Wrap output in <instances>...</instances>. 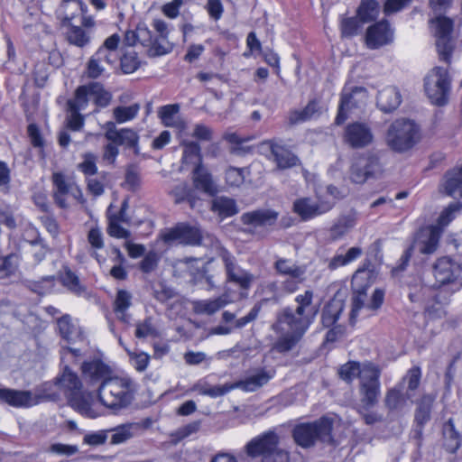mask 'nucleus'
I'll use <instances>...</instances> for the list:
<instances>
[{"label":"nucleus","mask_w":462,"mask_h":462,"mask_svg":"<svg viewBox=\"0 0 462 462\" xmlns=\"http://www.w3.org/2000/svg\"><path fill=\"white\" fill-rule=\"evenodd\" d=\"M313 291H305L295 298L296 308L286 306L276 313L272 329L279 334L273 349L280 354L292 350L314 322L318 309L312 306Z\"/></svg>","instance_id":"1"},{"label":"nucleus","mask_w":462,"mask_h":462,"mask_svg":"<svg viewBox=\"0 0 462 462\" xmlns=\"http://www.w3.org/2000/svg\"><path fill=\"white\" fill-rule=\"evenodd\" d=\"M333 425L332 418L322 416L314 421L296 424L291 430V437L294 443L302 448H313L318 442L334 446Z\"/></svg>","instance_id":"2"},{"label":"nucleus","mask_w":462,"mask_h":462,"mask_svg":"<svg viewBox=\"0 0 462 462\" xmlns=\"http://www.w3.org/2000/svg\"><path fill=\"white\" fill-rule=\"evenodd\" d=\"M132 381L129 378L111 376L97 388L98 401L109 409L118 410L128 406L133 399Z\"/></svg>","instance_id":"3"},{"label":"nucleus","mask_w":462,"mask_h":462,"mask_svg":"<svg viewBox=\"0 0 462 462\" xmlns=\"http://www.w3.org/2000/svg\"><path fill=\"white\" fill-rule=\"evenodd\" d=\"M420 140L418 125L408 119L395 120L389 127L386 134L388 146L398 152L412 148Z\"/></svg>","instance_id":"4"},{"label":"nucleus","mask_w":462,"mask_h":462,"mask_svg":"<svg viewBox=\"0 0 462 462\" xmlns=\"http://www.w3.org/2000/svg\"><path fill=\"white\" fill-rule=\"evenodd\" d=\"M451 79L447 69L433 68L424 79V89L430 102L442 106L448 103Z\"/></svg>","instance_id":"5"},{"label":"nucleus","mask_w":462,"mask_h":462,"mask_svg":"<svg viewBox=\"0 0 462 462\" xmlns=\"http://www.w3.org/2000/svg\"><path fill=\"white\" fill-rule=\"evenodd\" d=\"M382 172L380 158L376 154L365 152L353 158L349 178L356 184H363L369 179L379 177Z\"/></svg>","instance_id":"6"},{"label":"nucleus","mask_w":462,"mask_h":462,"mask_svg":"<svg viewBox=\"0 0 462 462\" xmlns=\"http://www.w3.org/2000/svg\"><path fill=\"white\" fill-rule=\"evenodd\" d=\"M161 238L167 245L178 243L183 245L198 246L203 244L204 235L199 226L181 222L163 230Z\"/></svg>","instance_id":"7"},{"label":"nucleus","mask_w":462,"mask_h":462,"mask_svg":"<svg viewBox=\"0 0 462 462\" xmlns=\"http://www.w3.org/2000/svg\"><path fill=\"white\" fill-rule=\"evenodd\" d=\"M208 238L212 245H216L217 255L225 265L227 281L239 285L242 289H249L254 280V275L237 266L235 256L221 246L217 239L210 236Z\"/></svg>","instance_id":"8"},{"label":"nucleus","mask_w":462,"mask_h":462,"mask_svg":"<svg viewBox=\"0 0 462 462\" xmlns=\"http://www.w3.org/2000/svg\"><path fill=\"white\" fill-rule=\"evenodd\" d=\"M434 25L436 37V46L441 60L449 62L453 46L451 43V35L454 29V20L444 15L437 14L430 20Z\"/></svg>","instance_id":"9"},{"label":"nucleus","mask_w":462,"mask_h":462,"mask_svg":"<svg viewBox=\"0 0 462 462\" xmlns=\"http://www.w3.org/2000/svg\"><path fill=\"white\" fill-rule=\"evenodd\" d=\"M368 92L364 87H345L341 93L340 103L335 124L342 125L347 119V112L354 109L362 108L366 105Z\"/></svg>","instance_id":"10"},{"label":"nucleus","mask_w":462,"mask_h":462,"mask_svg":"<svg viewBox=\"0 0 462 462\" xmlns=\"http://www.w3.org/2000/svg\"><path fill=\"white\" fill-rule=\"evenodd\" d=\"M280 437L274 430H267L249 440L245 446V452L252 459L260 458L261 461L272 456L281 448Z\"/></svg>","instance_id":"11"},{"label":"nucleus","mask_w":462,"mask_h":462,"mask_svg":"<svg viewBox=\"0 0 462 462\" xmlns=\"http://www.w3.org/2000/svg\"><path fill=\"white\" fill-rule=\"evenodd\" d=\"M261 147L269 152L266 157L276 164L278 170L283 171L300 164V160L297 155L274 139L263 141Z\"/></svg>","instance_id":"12"},{"label":"nucleus","mask_w":462,"mask_h":462,"mask_svg":"<svg viewBox=\"0 0 462 462\" xmlns=\"http://www.w3.org/2000/svg\"><path fill=\"white\" fill-rule=\"evenodd\" d=\"M381 371L374 365H365L361 375L362 402L367 406H374L380 394Z\"/></svg>","instance_id":"13"},{"label":"nucleus","mask_w":462,"mask_h":462,"mask_svg":"<svg viewBox=\"0 0 462 462\" xmlns=\"http://www.w3.org/2000/svg\"><path fill=\"white\" fill-rule=\"evenodd\" d=\"M433 274L439 286L457 282V289L462 287V266L449 257L437 260L433 266Z\"/></svg>","instance_id":"14"},{"label":"nucleus","mask_w":462,"mask_h":462,"mask_svg":"<svg viewBox=\"0 0 462 462\" xmlns=\"http://www.w3.org/2000/svg\"><path fill=\"white\" fill-rule=\"evenodd\" d=\"M102 127L105 130L104 136L108 142L116 143L117 146L132 149L135 154L139 153V135L134 129H117L116 123L112 121H107Z\"/></svg>","instance_id":"15"},{"label":"nucleus","mask_w":462,"mask_h":462,"mask_svg":"<svg viewBox=\"0 0 462 462\" xmlns=\"http://www.w3.org/2000/svg\"><path fill=\"white\" fill-rule=\"evenodd\" d=\"M53 184V199L55 204L60 208H69L67 197L71 196L76 199L82 198L80 189L74 183L67 180L66 176L61 172H54L52 174Z\"/></svg>","instance_id":"16"},{"label":"nucleus","mask_w":462,"mask_h":462,"mask_svg":"<svg viewBox=\"0 0 462 462\" xmlns=\"http://www.w3.org/2000/svg\"><path fill=\"white\" fill-rule=\"evenodd\" d=\"M333 206L329 201H315L310 197H303L293 201L291 209L302 221H308L328 212Z\"/></svg>","instance_id":"17"},{"label":"nucleus","mask_w":462,"mask_h":462,"mask_svg":"<svg viewBox=\"0 0 462 462\" xmlns=\"http://www.w3.org/2000/svg\"><path fill=\"white\" fill-rule=\"evenodd\" d=\"M343 138L350 147L360 149L373 143L374 134L367 124L355 122L346 126Z\"/></svg>","instance_id":"18"},{"label":"nucleus","mask_w":462,"mask_h":462,"mask_svg":"<svg viewBox=\"0 0 462 462\" xmlns=\"http://www.w3.org/2000/svg\"><path fill=\"white\" fill-rule=\"evenodd\" d=\"M393 41V30L389 22L385 19L381 20L366 30L365 43L371 50L379 49Z\"/></svg>","instance_id":"19"},{"label":"nucleus","mask_w":462,"mask_h":462,"mask_svg":"<svg viewBox=\"0 0 462 462\" xmlns=\"http://www.w3.org/2000/svg\"><path fill=\"white\" fill-rule=\"evenodd\" d=\"M124 41L129 47L140 43L147 49L146 52L149 57L150 51L157 47V38L145 23H139L134 31H127Z\"/></svg>","instance_id":"20"},{"label":"nucleus","mask_w":462,"mask_h":462,"mask_svg":"<svg viewBox=\"0 0 462 462\" xmlns=\"http://www.w3.org/2000/svg\"><path fill=\"white\" fill-rule=\"evenodd\" d=\"M81 370L84 379L90 385L101 383L106 378L111 377L110 367L99 359L84 362Z\"/></svg>","instance_id":"21"},{"label":"nucleus","mask_w":462,"mask_h":462,"mask_svg":"<svg viewBox=\"0 0 462 462\" xmlns=\"http://www.w3.org/2000/svg\"><path fill=\"white\" fill-rule=\"evenodd\" d=\"M440 238V230L437 226H428L421 228L415 236L414 246L419 247V251L423 254H431L438 248Z\"/></svg>","instance_id":"22"},{"label":"nucleus","mask_w":462,"mask_h":462,"mask_svg":"<svg viewBox=\"0 0 462 462\" xmlns=\"http://www.w3.org/2000/svg\"><path fill=\"white\" fill-rule=\"evenodd\" d=\"M439 190L448 197L462 199V165L445 172Z\"/></svg>","instance_id":"23"},{"label":"nucleus","mask_w":462,"mask_h":462,"mask_svg":"<svg viewBox=\"0 0 462 462\" xmlns=\"http://www.w3.org/2000/svg\"><path fill=\"white\" fill-rule=\"evenodd\" d=\"M0 403L14 408H28L35 404L30 391L0 388Z\"/></svg>","instance_id":"24"},{"label":"nucleus","mask_w":462,"mask_h":462,"mask_svg":"<svg viewBox=\"0 0 462 462\" xmlns=\"http://www.w3.org/2000/svg\"><path fill=\"white\" fill-rule=\"evenodd\" d=\"M279 217V213L273 209H256L243 213L240 220L244 225L254 227L273 226Z\"/></svg>","instance_id":"25"},{"label":"nucleus","mask_w":462,"mask_h":462,"mask_svg":"<svg viewBox=\"0 0 462 462\" xmlns=\"http://www.w3.org/2000/svg\"><path fill=\"white\" fill-rule=\"evenodd\" d=\"M142 426L137 422L120 424L116 427L106 429L110 445H120L127 442L136 436Z\"/></svg>","instance_id":"26"},{"label":"nucleus","mask_w":462,"mask_h":462,"mask_svg":"<svg viewBox=\"0 0 462 462\" xmlns=\"http://www.w3.org/2000/svg\"><path fill=\"white\" fill-rule=\"evenodd\" d=\"M402 103V95L395 87H386L377 94V107L383 113H392L399 107Z\"/></svg>","instance_id":"27"},{"label":"nucleus","mask_w":462,"mask_h":462,"mask_svg":"<svg viewBox=\"0 0 462 462\" xmlns=\"http://www.w3.org/2000/svg\"><path fill=\"white\" fill-rule=\"evenodd\" d=\"M152 26L156 31L157 47L150 51V57H159L170 53L173 45L168 41V26L167 23L160 19H156L152 23Z\"/></svg>","instance_id":"28"},{"label":"nucleus","mask_w":462,"mask_h":462,"mask_svg":"<svg viewBox=\"0 0 462 462\" xmlns=\"http://www.w3.org/2000/svg\"><path fill=\"white\" fill-rule=\"evenodd\" d=\"M358 214L351 209L349 212L339 216L329 229L331 239L337 240L352 230L357 223Z\"/></svg>","instance_id":"29"},{"label":"nucleus","mask_w":462,"mask_h":462,"mask_svg":"<svg viewBox=\"0 0 462 462\" xmlns=\"http://www.w3.org/2000/svg\"><path fill=\"white\" fill-rule=\"evenodd\" d=\"M55 383L64 393L67 398L82 391L80 379L68 365L64 367L62 374L56 377Z\"/></svg>","instance_id":"30"},{"label":"nucleus","mask_w":462,"mask_h":462,"mask_svg":"<svg viewBox=\"0 0 462 462\" xmlns=\"http://www.w3.org/2000/svg\"><path fill=\"white\" fill-rule=\"evenodd\" d=\"M57 325L60 337L69 344H74L85 339L83 332L79 327L71 322V317L69 314L62 315L57 319Z\"/></svg>","instance_id":"31"},{"label":"nucleus","mask_w":462,"mask_h":462,"mask_svg":"<svg viewBox=\"0 0 462 462\" xmlns=\"http://www.w3.org/2000/svg\"><path fill=\"white\" fill-rule=\"evenodd\" d=\"M345 308L343 300L334 297L329 300L323 307L321 311V323L325 328L334 326L338 320Z\"/></svg>","instance_id":"32"},{"label":"nucleus","mask_w":462,"mask_h":462,"mask_svg":"<svg viewBox=\"0 0 462 462\" xmlns=\"http://www.w3.org/2000/svg\"><path fill=\"white\" fill-rule=\"evenodd\" d=\"M321 107L316 99L310 100L302 109L290 111L288 120L291 125H297L319 116Z\"/></svg>","instance_id":"33"},{"label":"nucleus","mask_w":462,"mask_h":462,"mask_svg":"<svg viewBox=\"0 0 462 462\" xmlns=\"http://www.w3.org/2000/svg\"><path fill=\"white\" fill-rule=\"evenodd\" d=\"M274 374L273 370L259 369L245 380L240 381L237 385L244 391L254 392L266 384L274 376Z\"/></svg>","instance_id":"34"},{"label":"nucleus","mask_w":462,"mask_h":462,"mask_svg":"<svg viewBox=\"0 0 462 462\" xmlns=\"http://www.w3.org/2000/svg\"><path fill=\"white\" fill-rule=\"evenodd\" d=\"M192 173L193 183L197 189L210 195L217 192V187L212 180V176L202 163L197 164Z\"/></svg>","instance_id":"35"},{"label":"nucleus","mask_w":462,"mask_h":462,"mask_svg":"<svg viewBox=\"0 0 462 462\" xmlns=\"http://www.w3.org/2000/svg\"><path fill=\"white\" fill-rule=\"evenodd\" d=\"M435 395L424 394L417 402V408L414 413V423L425 426L431 419V411L435 402Z\"/></svg>","instance_id":"36"},{"label":"nucleus","mask_w":462,"mask_h":462,"mask_svg":"<svg viewBox=\"0 0 462 462\" xmlns=\"http://www.w3.org/2000/svg\"><path fill=\"white\" fill-rule=\"evenodd\" d=\"M210 209L214 213H217L221 218L230 217L238 213V207L236 200L225 196L213 199Z\"/></svg>","instance_id":"37"},{"label":"nucleus","mask_w":462,"mask_h":462,"mask_svg":"<svg viewBox=\"0 0 462 462\" xmlns=\"http://www.w3.org/2000/svg\"><path fill=\"white\" fill-rule=\"evenodd\" d=\"M363 254V251L358 246H353L349 248L346 253L341 251V248L335 254V255L328 261V268L330 271H334L339 267L347 265L359 258Z\"/></svg>","instance_id":"38"},{"label":"nucleus","mask_w":462,"mask_h":462,"mask_svg":"<svg viewBox=\"0 0 462 462\" xmlns=\"http://www.w3.org/2000/svg\"><path fill=\"white\" fill-rule=\"evenodd\" d=\"M258 291L263 298L255 304H261V309L269 301L278 303L282 298L280 282L277 281H270L261 284L258 287Z\"/></svg>","instance_id":"39"},{"label":"nucleus","mask_w":462,"mask_h":462,"mask_svg":"<svg viewBox=\"0 0 462 462\" xmlns=\"http://www.w3.org/2000/svg\"><path fill=\"white\" fill-rule=\"evenodd\" d=\"M60 282L68 291L77 296H82L87 291V287L80 282L79 276L68 267L60 273Z\"/></svg>","instance_id":"40"},{"label":"nucleus","mask_w":462,"mask_h":462,"mask_svg":"<svg viewBox=\"0 0 462 462\" xmlns=\"http://www.w3.org/2000/svg\"><path fill=\"white\" fill-rule=\"evenodd\" d=\"M443 446L449 453H456L461 446V437L455 429L452 419H449L443 426Z\"/></svg>","instance_id":"41"},{"label":"nucleus","mask_w":462,"mask_h":462,"mask_svg":"<svg viewBox=\"0 0 462 462\" xmlns=\"http://www.w3.org/2000/svg\"><path fill=\"white\" fill-rule=\"evenodd\" d=\"M273 268L280 275L295 278H300L306 273L305 267L297 265L286 258H278L273 263Z\"/></svg>","instance_id":"42"},{"label":"nucleus","mask_w":462,"mask_h":462,"mask_svg":"<svg viewBox=\"0 0 462 462\" xmlns=\"http://www.w3.org/2000/svg\"><path fill=\"white\" fill-rule=\"evenodd\" d=\"M226 304L227 301L223 297H217L213 300H196L192 303L194 312L199 315H213Z\"/></svg>","instance_id":"43"},{"label":"nucleus","mask_w":462,"mask_h":462,"mask_svg":"<svg viewBox=\"0 0 462 462\" xmlns=\"http://www.w3.org/2000/svg\"><path fill=\"white\" fill-rule=\"evenodd\" d=\"M69 404L81 415L88 418H95L96 414L91 407V402L82 391L67 398Z\"/></svg>","instance_id":"44"},{"label":"nucleus","mask_w":462,"mask_h":462,"mask_svg":"<svg viewBox=\"0 0 462 462\" xmlns=\"http://www.w3.org/2000/svg\"><path fill=\"white\" fill-rule=\"evenodd\" d=\"M380 12V5L376 0H361L357 7L356 14L363 23H370L374 21Z\"/></svg>","instance_id":"45"},{"label":"nucleus","mask_w":462,"mask_h":462,"mask_svg":"<svg viewBox=\"0 0 462 462\" xmlns=\"http://www.w3.org/2000/svg\"><path fill=\"white\" fill-rule=\"evenodd\" d=\"M62 7L64 9L63 24H70L76 17L84 15L88 9L81 0H65Z\"/></svg>","instance_id":"46"},{"label":"nucleus","mask_w":462,"mask_h":462,"mask_svg":"<svg viewBox=\"0 0 462 462\" xmlns=\"http://www.w3.org/2000/svg\"><path fill=\"white\" fill-rule=\"evenodd\" d=\"M21 261L18 250L0 257V279L8 278L15 273Z\"/></svg>","instance_id":"47"},{"label":"nucleus","mask_w":462,"mask_h":462,"mask_svg":"<svg viewBox=\"0 0 462 462\" xmlns=\"http://www.w3.org/2000/svg\"><path fill=\"white\" fill-rule=\"evenodd\" d=\"M24 285L28 290L34 293L45 295L53 290L55 286V276H43L38 281L26 280L24 281Z\"/></svg>","instance_id":"48"},{"label":"nucleus","mask_w":462,"mask_h":462,"mask_svg":"<svg viewBox=\"0 0 462 462\" xmlns=\"http://www.w3.org/2000/svg\"><path fill=\"white\" fill-rule=\"evenodd\" d=\"M89 95L91 100L99 107H106L112 99V95L106 90L102 84L98 82H90L88 84Z\"/></svg>","instance_id":"49"},{"label":"nucleus","mask_w":462,"mask_h":462,"mask_svg":"<svg viewBox=\"0 0 462 462\" xmlns=\"http://www.w3.org/2000/svg\"><path fill=\"white\" fill-rule=\"evenodd\" d=\"M183 146V154H182V162L183 163H194L199 164L202 163L201 158V148L200 145L194 141H184L182 143Z\"/></svg>","instance_id":"50"},{"label":"nucleus","mask_w":462,"mask_h":462,"mask_svg":"<svg viewBox=\"0 0 462 462\" xmlns=\"http://www.w3.org/2000/svg\"><path fill=\"white\" fill-rule=\"evenodd\" d=\"M88 84L79 87L75 91L73 99L67 101L68 109L84 110L86 109L90 98Z\"/></svg>","instance_id":"51"},{"label":"nucleus","mask_w":462,"mask_h":462,"mask_svg":"<svg viewBox=\"0 0 462 462\" xmlns=\"http://www.w3.org/2000/svg\"><path fill=\"white\" fill-rule=\"evenodd\" d=\"M132 295L125 290H118L114 301V311L118 318L126 321L125 312L132 304Z\"/></svg>","instance_id":"52"},{"label":"nucleus","mask_w":462,"mask_h":462,"mask_svg":"<svg viewBox=\"0 0 462 462\" xmlns=\"http://www.w3.org/2000/svg\"><path fill=\"white\" fill-rule=\"evenodd\" d=\"M179 104L165 105L159 107L158 116L164 126L174 127L178 125L176 116L179 114Z\"/></svg>","instance_id":"53"},{"label":"nucleus","mask_w":462,"mask_h":462,"mask_svg":"<svg viewBox=\"0 0 462 462\" xmlns=\"http://www.w3.org/2000/svg\"><path fill=\"white\" fill-rule=\"evenodd\" d=\"M64 25L69 27L67 40L70 44L82 48L89 42V36L80 26L75 25L73 23Z\"/></svg>","instance_id":"54"},{"label":"nucleus","mask_w":462,"mask_h":462,"mask_svg":"<svg viewBox=\"0 0 462 462\" xmlns=\"http://www.w3.org/2000/svg\"><path fill=\"white\" fill-rule=\"evenodd\" d=\"M120 65L125 74H130L139 69L141 61L134 50H125L120 58Z\"/></svg>","instance_id":"55"},{"label":"nucleus","mask_w":462,"mask_h":462,"mask_svg":"<svg viewBox=\"0 0 462 462\" xmlns=\"http://www.w3.org/2000/svg\"><path fill=\"white\" fill-rule=\"evenodd\" d=\"M140 105L135 103L128 106H116L113 110V116L116 123L123 124L133 120L138 115Z\"/></svg>","instance_id":"56"},{"label":"nucleus","mask_w":462,"mask_h":462,"mask_svg":"<svg viewBox=\"0 0 462 462\" xmlns=\"http://www.w3.org/2000/svg\"><path fill=\"white\" fill-rule=\"evenodd\" d=\"M360 23L358 16L343 18L340 23V31L342 37L351 38L358 34L360 30Z\"/></svg>","instance_id":"57"},{"label":"nucleus","mask_w":462,"mask_h":462,"mask_svg":"<svg viewBox=\"0 0 462 462\" xmlns=\"http://www.w3.org/2000/svg\"><path fill=\"white\" fill-rule=\"evenodd\" d=\"M462 209V202L457 201L450 203L439 215L438 223L439 226H448L454 218L456 213Z\"/></svg>","instance_id":"58"},{"label":"nucleus","mask_w":462,"mask_h":462,"mask_svg":"<svg viewBox=\"0 0 462 462\" xmlns=\"http://www.w3.org/2000/svg\"><path fill=\"white\" fill-rule=\"evenodd\" d=\"M32 246V254L36 263L42 262L47 253L49 252L48 246L45 245L43 239L40 236L30 242Z\"/></svg>","instance_id":"59"},{"label":"nucleus","mask_w":462,"mask_h":462,"mask_svg":"<svg viewBox=\"0 0 462 462\" xmlns=\"http://www.w3.org/2000/svg\"><path fill=\"white\" fill-rule=\"evenodd\" d=\"M97 156L92 152H87L83 155V162L78 166L79 170L85 175L91 177L97 172L96 164Z\"/></svg>","instance_id":"60"},{"label":"nucleus","mask_w":462,"mask_h":462,"mask_svg":"<svg viewBox=\"0 0 462 462\" xmlns=\"http://www.w3.org/2000/svg\"><path fill=\"white\" fill-rule=\"evenodd\" d=\"M363 369H360V365L356 362H348L341 366L339 370L340 377L347 382H351L355 377L359 376L361 378Z\"/></svg>","instance_id":"61"},{"label":"nucleus","mask_w":462,"mask_h":462,"mask_svg":"<svg viewBox=\"0 0 462 462\" xmlns=\"http://www.w3.org/2000/svg\"><path fill=\"white\" fill-rule=\"evenodd\" d=\"M125 348L127 351V354L130 357L132 365L138 372H143L149 365V361H150L149 355L144 352H139V353L132 352V351L128 350L126 347H125Z\"/></svg>","instance_id":"62"},{"label":"nucleus","mask_w":462,"mask_h":462,"mask_svg":"<svg viewBox=\"0 0 462 462\" xmlns=\"http://www.w3.org/2000/svg\"><path fill=\"white\" fill-rule=\"evenodd\" d=\"M404 402V399L401 390L396 388L390 389L385 396L384 403L390 411L400 408Z\"/></svg>","instance_id":"63"},{"label":"nucleus","mask_w":462,"mask_h":462,"mask_svg":"<svg viewBox=\"0 0 462 462\" xmlns=\"http://www.w3.org/2000/svg\"><path fill=\"white\" fill-rule=\"evenodd\" d=\"M107 439V430H101L86 434L83 437V443L92 447H97L105 444Z\"/></svg>","instance_id":"64"}]
</instances>
